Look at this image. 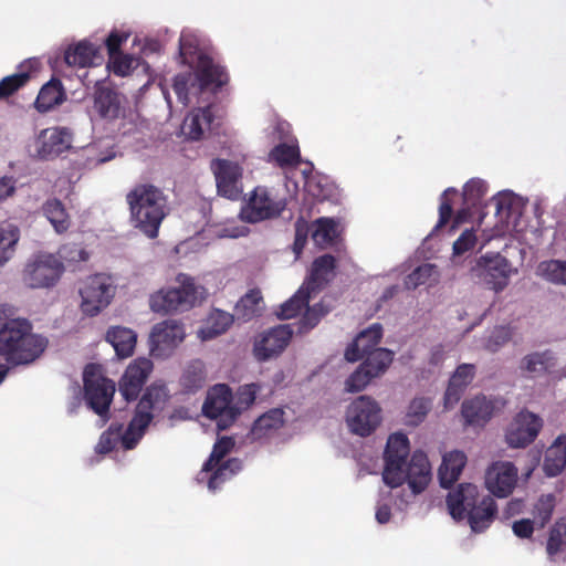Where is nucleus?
Wrapping results in <instances>:
<instances>
[{
    "mask_svg": "<svg viewBox=\"0 0 566 566\" xmlns=\"http://www.w3.org/2000/svg\"><path fill=\"white\" fill-rule=\"evenodd\" d=\"M410 454L409 439L401 432L388 437L384 451L382 481L395 489L405 482L408 490L396 497L395 505L399 511H406L417 495L424 491V451L416 450L408 461Z\"/></svg>",
    "mask_w": 566,
    "mask_h": 566,
    "instance_id": "1",
    "label": "nucleus"
},
{
    "mask_svg": "<svg viewBox=\"0 0 566 566\" xmlns=\"http://www.w3.org/2000/svg\"><path fill=\"white\" fill-rule=\"evenodd\" d=\"M169 398V390L165 384L148 386L136 405L134 416L127 428L124 429L123 423H111L108 429L101 434L95 447L96 452L101 454L108 453L117 442H120L125 450L134 449L144 437L156 413L165 410Z\"/></svg>",
    "mask_w": 566,
    "mask_h": 566,
    "instance_id": "2",
    "label": "nucleus"
},
{
    "mask_svg": "<svg viewBox=\"0 0 566 566\" xmlns=\"http://www.w3.org/2000/svg\"><path fill=\"white\" fill-rule=\"evenodd\" d=\"M32 329L29 319L17 317L14 306L0 304V356L13 365H28L38 359L48 339Z\"/></svg>",
    "mask_w": 566,
    "mask_h": 566,
    "instance_id": "3",
    "label": "nucleus"
},
{
    "mask_svg": "<svg viewBox=\"0 0 566 566\" xmlns=\"http://www.w3.org/2000/svg\"><path fill=\"white\" fill-rule=\"evenodd\" d=\"M130 223L149 239L158 237L159 228L168 214L165 193L154 185H136L127 195Z\"/></svg>",
    "mask_w": 566,
    "mask_h": 566,
    "instance_id": "4",
    "label": "nucleus"
},
{
    "mask_svg": "<svg viewBox=\"0 0 566 566\" xmlns=\"http://www.w3.org/2000/svg\"><path fill=\"white\" fill-rule=\"evenodd\" d=\"M178 55L182 64L195 69V78L200 90L210 86L219 90L228 83L229 77L224 69L201 51L200 39L195 31H181Z\"/></svg>",
    "mask_w": 566,
    "mask_h": 566,
    "instance_id": "5",
    "label": "nucleus"
},
{
    "mask_svg": "<svg viewBox=\"0 0 566 566\" xmlns=\"http://www.w3.org/2000/svg\"><path fill=\"white\" fill-rule=\"evenodd\" d=\"M84 400L90 410L99 417V427L109 420V407L116 391L115 382L106 378L99 367L87 364L83 371Z\"/></svg>",
    "mask_w": 566,
    "mask_h": 566,
    "instance_id": "6",
    "label": "nucleus"
},
{
    "mask_svg": "<svg viewBox=\"0 0 566 566\" xmlns=\"http://www.w3.org/2000/svg\"><path fill=\"white\" fill-rule=\"evenodd\" d=\"M179 286L163 289L150 296V308L155 313L168 314L177 311H187L198 301V287L195 280L188 274L177 276Z\"/></svg>",
    "mask_w": 566,
    "mask_h": 566,
    "instance_id": "7",
    "label": "nucleus"
},
{
    "mask_svg": "<svg viewBox=\"0 0 566 566\" xmlns=\"http://www.w3.org/2000/svg\"><path fill=\"white\" fill-rule=\"evenodd\" d=\"M345 420L352 433L368 437L380 426L382 410L375 399L361 395L348 405Z\"/></svg>",
    "mask_w": 566,
    "mask_h": 566,
    "instance_id": "8",
    "label": "nucleus"
},
{
    "mask_svg": "<svg viewBox=\"0 0 566 566\" xmlns=\"http://www.w3.org/2000/svg\"><path fill=\"white\" fill-rule=\"evenodd\" d=\"M92 102V119L112 124L125 117L127 102L125 95L105 81L95 83Z\"/></svg>",
    "mask_w": 566,
    "mask_h": 566,
    "instance_id": "9",
    "label": "nucleus"
},
{
    "mask_svg": "<svg viewBox=\"0 0 566 566\" xmlns=\"http://www.w3.org/2000/svg\"><path fill=\"white\" fill-rule=\"evenodd\" d=\"M286 198L274 196L266 187H256L240 211V218L248 223L279 218L286 209Z\"/></svg>",
    "mask_w": 566,
    "mask_h": 566,
    "instance_id": "10",
    "label": "nucleus"
},
{
    "mask_svg": "<svg viewBox=\"0 0 566 566\" xmlns=\"http://www.w3.org/2000/svg\"><path fill=\"white\" fill-rule=\"evenodd\" d=\"M186 338L185 325L177 319L156 323L149 334V352L156 359H167Z\"/></svg>",
    "mask_w": 566,
    "mask_h": 566,
    "instance_id": "11",
    "label": "nucleus"
},
{
    "mask_svg": "<svg viewBox=\"0 0 566 566\" xmlns=\"http://www.w3.org/2000/svg\"><path fill=\"white\" fill-rule=\"evenodd\" d=\"M233 392L229 385L217 384L209 389L202 406V415L216 421L218 430H227L238 418L233 409Z\"/></svg>",
    "mask_w": 566,
    "mask_h": 566,
    "instance_id": "12",
    "label": "nucleus"
},
{
    "mask_svg": "<svg viewBox=\"0 0 566 566\" xmlns=\"http://www.w3.org/2000/svg\"><path fill=\"white\" fill-rule=\"evenodd\" d=\"M115 286L111 276L98 273L88 276L80 289L81 310L87 316H96L114 297Z\"/></svg>",
    "mask_w": 566,
    "mask_h": 566,
    "instance_id": "13",
    "label": "nucleus"
},
{
    "mask_svg": "<svg viewBox=\"0 0 566 566\" xmlns=\"http://www.w3.org/2000/svg\"><path fill=\"white\" fill-rule=\"evenodd\" d=\"M64 272V265L54 254L35 255L23 271V281L31 289L54 286Z\"/></svg>",
    "mask_w": 566,
    "mask_h": 566,
    "instance_id": "14",
    "label": "nucleus"
},
{
    "mask_svg": "<svg viewBox=\"0 0 566 566\" xmlns=\"http://www.w3.org/2000/svg\"><path fill=\"white\" fill-rule=\"evenodd\" d=\"M216 179L217 193L226 199L237 201L242 197V167L234 161L216 158L210 163Z\"/></svg>",
    "mask_w": 566,
    "mask_h": 566,
    "instance_id": "15",
    "label": "nucleus"
},
{
    "mask_svg": "<svg viewBox=\"0 0 566 566\" xmlns=\"http://www.w3.org/2000/svg\"><path fill=\"white\" fill-rule=\"evenodd\" d=\"M473 271L480 281L496 293L509 285L513 272L510 261L500 253L482 255Z\"/></svg>",
    "mask_w": 566,
    "mask_h": 566,
    "instance_id": "16",
    "label": "nucleus"
},
{
    "mask_svg": "<svg viewBox=\"0 0 566 566\" xmlns=\"http://www.w3.org/2000/svg\"><path fill=\"white\" fill-rule=\"evenodd\" d=\"M294 328L291 324H281L269 328L254 343L253 353L259 361H268L277 357L287 347L293 336Z\"/></svg>",
    "mask_w": 566,
    "mask_h": 566,
    "instance_id": "17",
    "label": "nucleus"
},
{
    "mask_svg": "<svg viewBox=\"0 0 566 566\" xmlns=\"http://www.w3.org/2000/svg\"><path fill=\"white\" fill-rule=\"evenodd\" d=\"M542 427V418L528 410H522L509 426L505 440L510 447L525 448L536 439Z\"/></svg>",
    "mask_w": 566,
    "mask_h": 566,
    "instance_id": "18",
    "label": "nucleus"
},
{
    "mask_svg": "<svg viewBox=\"0 0 566 566\" xmlns=\"http://www.w3.org/2000/svg\"><path fill=\"white\" fill-rule=\"evenodd\" d=\"M153 363L148 358L133 360L118 382V390L126 401H134L138 398L149 374L153 370Z\"/></svg>",
    "mask_w": 566,
    "mask_h": 566,
    "instance_id": "19",
    "label": "nucleus"
},
{
    "mask_svg": "<svg viewBox=\"0 0 566 566\" xmlns=\"http://www.w3.org/2000/svg\"><path fill=\"white\" fill-rule=\"evenodd\" d=\"M517 483V469L509 461L492 463L485 472V486L496 497H507Z\"/></svg>",
    "mask_w": 566,
    "mask_h": 566,
    "instance_id": "20",
    "label": "nucleus"
},
{
    "mask_svg": "<svg viewBox=\"0 0 566 566\" xmlns=\"http://www.w3.org/2000/svg\"><path fill=\"white\" fill-rule=\"evenodd\" d=\"M72 144V133L66 127H54L44 130L39 137L38 157L49 160L59 157Z\"/></svg>",
    "mask_w": 566,
    "mask_h": 566,
    "instance_id": "21",
    "label": "nucleus"
},
{
    "mask_svg": "<svg viewBox=\"0 0 566 566\" xmlns=\"http://www.w3.org/2000/svg\"><path fill=\"white\" fill-rule=\"evenodd\" d=\"M481 496L479 488L472 483H460L447 496V507L453 520L460 522L468 516L469 509Z\"/></svg>",
    "mask_w": 566,
    "mask_h": 566,
    "instance_id": "22",
    "label": "nucleus"
},
{
    "mask_svg": "<svg viewBox=\"0 0 566 566\" xmlns=\"http://www.w3.org/2000/svg\"><path fill=\"white\" fill-rule=\"evenodd\" d=\"M499 400L478 395L465 399L461 406L464 423L468 426L483 427L492 418L497 408Z\"/></svg>",
    "mask_w": 566,
    "mask_h": 566,
    "instance_id": "23",
    "label": "nucleus"
},
{
    "mask_svg": "<svg viewBox=\"0 0 566 566\" xmlns=\"http://www.w3.org/2000/svg\"><path fill=\"white\" fill-rule=\"evenodd\" d=\"M382 337V326L374 323L369 327L361 331L353 342L346 347L345 358L347 361L355 363L363 358L374 349H378V345Z\"/></svg>",
    "mask_w": 566,
    "mask_h": 566,
    "instance_id": "24",
    "label": "nucleus"
},
{
    "mask_svg": "<svg viewBox=\"0 0 566 566\" xmlns=\"http://www.w3.org/2000/svg\"><path fill=\"white\" fill-rule=\"evenodd\" d=\"M556 366L557 358L552 349L528 353L518 363L521 374L527 378L552 374Z\"/></svg>",
    "mask_w": 566,
    "mask_h": 566,
    "instance_id": "25",
    "label": "nucleus"
},
{
    "mask_svg": "<svg viewBox=\"0 0 566 566\" xmlns=\"http://www.w3.org/2000/svg\"><path fill=\"white\" fill-rule=\"evenodd\" d=\"M475 371L476 369L473 364H461L457 367L449 379L444 392L443 402L446 409L453 408L460 401L465 389L474 379Z\"/></svg>",
    "mask_w": 566,
    "mask_h": 566,
    "instance_id": "26",
    "label": "nucleus"
},
{
    "mask_svg": "<svg viewBox=\"0 0 566 566\" xmlns=\"http://www.w3.org/2000/svg\"><path fill=\"white\" fill-rule=\"evenodd\" d=\"M497 515V505L491 495H481L479 500L469 509L467 520L474 533L484 532L491 526Z\"/></svg>",
    "mask_w": 566,
    "mask_h": 566,
    "instance_id": "27",
    "label": "nucleus"
},
{
    "mask_svg": "<svg viewBox=\"0 0 566 566\" xmlns=\"http://www.w3.org/2000/svg\"><path fill=\"white\" fill-rule=\"evenodd\" d=\"M335 269V256L332 254H323L313 261L310 275L302 285H306L310 293L319 291L334 279Z\"/></svg>",
    "mask_w": 566,
    "mask_h": 566,
    "instance_id": "28",
    "label": "nucleus"
},
{
    "mask_svg": "<svg viewBox=\"0 0 566 566\" xmlns=\"http://www.w3.org/2000/svg\"><path fill=\"white\" fill-rule=\"evenodd\" d=\"M467 460L465 453L460 450H453L443 455L438 470V478L442 488L448 489L458 481Z\"/></svg>",
    "mask_w": 566,
    "mask_h": 566,
    "instance_id": "29",
    "label": "nucleus"
},
{
    "mask_svg": "<svg viewBox=\"0 0 566 566\" xmlns=\"http://www.w3.org/2000/svg\"><path fill=\"white\" fill-rule=\"evenodd\" d=\"M211 106H205L192 109L185 118L182 132L188 139L199 140L205 129L210 128L213 122Z\"/></svg>",
    "mask_w": 566,
    "mask_h": 566,
    "instance_id": "30",
    "label": "nucleus"
},
{
    "mask_svg": "<svg viewBox=\"0 0 566 566\" xmlns=\"http://www.w3.org/2000/svg\"><path fill=\"white\" fill-rule=\"evenodd\" d=\"M106 340L113 346L118 358H127L134 354L137 334L128 327L113 326L106 333Z\"/></svg>",
    "mask_w": 566,
    "mask_h": 566,
    "instance_id": "31",
    "label": "nucleus"
},
{
    "mask_svg": "<svg viewBox=\"0 0 566 566\" xmlns=\"http://www.w3.org/2000/svg\"><path fill=\"white\" fill-rule=\"evenodd\" d=\"M283 408H272L254 420L250 430L253 440L269 437L284 424Z\"/></svg>",
    "mask_w": 566,
    "mask_h": 566,
    "instance_id": "32",
    "label": "nucleus"
},
{
    "mask_svg": "<svg viewBox=\"0 0 566 566\" xmlns=\"http://www.w3.org/2000/svg\"><path fill=\"white\" fill-rule=\"evenodd\" d=\"M65 99V92L59 78H51L45 83L34 102V107L40 113H46Z\"/></svg>",
    "mask_w": 566,
    "mask_h": 566,
    "instance_id": "33",
    "label": "nucleus"
},
{
    "mask_svg": "<svg viewBox=\"0 0 566 566\" xmlns=\"http://www.w3.org/2000/svg\"><path fill=\"white\" fill-rule=\"evenodd\" d=\"M566 465V434L559 436L546 450L543 470L547 476L558 475Z\"/></svg>",
    "mask_w": 566,
    "mask_h": 566,
    "instance_id": "34",
    "label": "nucleus"
},
{
    "mask_svg": "<svg viewBox=\"0 0 566 566\" xmlns=\"http://www.w3.org/2000/svg\"><path fill=\"white\" fill-rule=\"evenodd\" d=\"M97 48L91 42L83 40L75 45L69 46L64 53V61L70 66L87 67L94 64Z\"/></svg>",
    "mask_w": 566,
    "mask_h": 566,
    "instance_id": "35",
    "label": "nucleus"
},
{
    "mask_svg": "<svg viewBox=\"0 0 566 566\" xmlns=\"http://www.w3.org/2000/svg\"><path fill=\"white\" fill-rule=\"evenodd\" d=\"M42 212L52 224L56 233H64L71 226L69 213L62 201L57 198H50L42 205Z\"/></svg>",
    "mask_w": 566,
    "mask_h": 566,
    "instance_id": "36",
    "label": "nucleus"
},
{
    "mask_svg": "<svg viewBox=\"0 0 566 566\" xmlns=\"http://www.w3.org/2000/svg\"><path fill=\"white\" fill-rule=\"evenodd\" d=\"M233 323V315L222 311L213 310L207 321L205 327L200 329V336L202 339H212L223 334Z\"/></svg>",
    "mask_w": 566,
    "mask_h": 566,
    "instance_id": "37",
    "label": "nucleus"
},
{
    "mask_svg": "<svg viewBox=\"0 0 566 566\" xmlns=\"http://www.w3.org/2000/svg\"><path fill=\"white\" fill-rule=\"evenodd\" d=\"M310 297L311 293L307 291L306 285H301L290 298L280 305L279 311L275 312L276 316L281 319H290L297 316L307 306Z\"/></svg>",
    "mask_w": 566,
    "mask_h": 566,
    "instance_id": "38",
    "label": "nucleus"
},
{
    "mask_svg": "<svg viewBox=\"0 0 566 566\" xmlns=\"http://www.w3.org/2000/svg\"><path fill=\"white\" fill-rule=\"evenodd\" d=\"M394 352L388 348H378L363 356V365L369 369L371 376L379 377L382 375L394 360Z\"/></svg>",
    "mask_w": 566,
    "mask_h": 566,
    "instance_id": "39",
    "label": "nucleus"
},
{
    "mask_svg": "<svg viewBox=\"0 0 566 566\" xmlns=\"http://www.w3.org/2000/svg\"><path fill=\"white\" fill-rule=\"evenodd\" d=\"M205 380V364L200 359H195L186 366L180 378V384L187 392H195L203 387Z\"/></svg>",
    "mask_w": 566,
    "mask_h": 566,
    "instance_id": "40",
    "label": "nucleus"
},
{
    "mask_svg": "<svg viewBox=\"0 0 566 566\" xmlns=\"http://www.w3.org/2000/svg\"><path fill=\"white\" fill-rule=\"evenodd\" d=\"M242 470V461L238 458L228 459L219 465L210 475L208 481V489L216 492L220 489L221 484Z\"/></svg>",
    "mask_w": 566,
    "mask_h": 566,
    "instance_id": "41",
    "label": "nucleus"
},
{
    "mask_svg": "<svg viewBox=\"0 0 566 566\" xmlns=\"http://www.w3.org/2000/svg\"><path fill=\"white\" fill-rule=\"evenodd\" d=\"M338 223L332 218H319L314 223L313 241L321 248L332 245L337 238Z\"/></svg>",
    "mask_w": 566,
    "mask_h": 566,
    "instance_id": "42",
    "label": "nucleus"
},
{
    "mask_svg": "<svg viewBox=\"0 0 566 566\" xmlns=\"http://www.w3.org/2000/svg\"><path fill=\"white\" fill-rule=\"evenodd\" d=\"M306 311L302 318L295 324L296 333L306 334L313 329L321 319L329 312L322 302L314 304L313 306H306ZM294 326V324H292Z\"/></svg>",
    "mask_w": 566,
    "mask_h": 566,
    "instance_id": "43",
    "label": "nucleus"
},
{
    "mask_svg": "<svg viewBox=\"0 0 566 566\" xmlns=\"http://www.w3.org/2000/svg\"><path fill=\"white\" fill-rule=\"evenodd\" d=\"M260 390L261 385L256 382L245 384L237 389L235 395H233L232 406L238 411V417L254 403Z\"/></svg>",
    "mask_w": 566,
    "mask_h": 566,
    "instance_id": "44",
    "label": "nucleus"
},
{
    "mask_svg": "<svg viewBox=\"0 0 566 566\" xmlns=\"http://www.w3.org/2000/svg\"><path fill=\"white\" fill-rule=\"evenodd\" d=\"M488 191V185L482 179L473 178L469 180L462 192L463 205L468 208H478Z\"/></svg>",
    "mask_w": 566,
    "mask_h": 566,
    "instance_id": "45",
    "label": "nucleus"
},
{
    "mask_svg": "<svg viewBox=\"0 0 566 566\" xmlns=\"http://www.w3.org/2000/svg\"><path fill=\"white\" fill-rule=\"evenodd\" d=\"M262 301V295L259 290H251L247 292L237 303V314L243 321H250L259 311V304Z\"/></svg>",
    "mask_w": 566,
    "mask_h": 566,
    "instance_id": "46",
    "label": "nucleus"
},
{
    "mask_svg": "<svg viewBox=\"0 0 566 566\" xmlns=\"http://www.w3.org/2000/svg\"><path fill=\"white\" fill-rule=\"evenodd\" d=\"M515 328L511 325L495 326L485 339L484 347L491 353L499 352L503 346L512 340Z\"/></svg>",
    "mask_w": 566,
    "mask_h": 566,
    "instance_id": "47",
    "label": "nucleus"
},
{
    "mask_svg": "<svg viewBox=\"0 0 566 566\" xmlns=\"http://www.w3.org/2000/svg\"><path fill=\"white\" fill-rule=\"evenodd\" d=\"M19 229L13 224L0 228V265H3L14 252L19 240Z\"/></svg>",
    "mask_w": 566,
    "mask_h": 566,
    "instance_id": "48",
    "label": "nucleus"
},
{
    "mask_svg": "<svg viewBox=\"0 0 566 566\" xmlns=\"http://www.w3.org/2000/svg\"><path fill=\"white\" fill-rule=\"evenodd\" d=\"M270 156L281 167L298 164L301 161L300 148L297 143H281L271 150Z\"/></svg>",
    "mask_w": 566,
    "mask_h": 566,
    "instance_id": "49",
    "label": "nucleus"
},
{
    "mask_svg": "<svg viewBox=\"0 0 566 566\" xmlns=\"http://www.w3.org/2000/svg\"><path fill=\"white\" fill-rule=\"evenodd\" d=\"M233 447L234 441L231 437L219 438L212 447L210 457L203 463L201 473L212 471V469L219 464V462L232 450Z\"/></svg>",
    "mask_w": 566,
    "mask_h": 566,
    "instance_id": "50",
    "label": "nucleus"
},
{
    "mask_svg": "<svg viewBox=\"0 0 566 566\" xmlns=\"http://www.w3.org/2000/svg\"><path fill=\"white\" fill-rule=\"evenodd\" d=\"M458 195V190L454 188H448L443 191L440 198V206H439V220L436 224L434 229L431 231L429 235H427V239L436 233V231L446 226L453 213V207H452V198Z\"/></svg>",
    "mask_w": 566,
    "mask_h": 566,
    "instance_id": "51",
    "label": "nucleus"
},
{
    "mask_svg": "<svg viewBox=\"0 0 566 566\" xmlns=\"http://www.w3.org/2000/svg\"><path fill=\"white\" fill-rule=\"evenodd\" d=\"M539 270L548 281L566 284V261L549 260L539 264Z\"/></svg>",
    "mask_w": 566,
    "mask_h": 566,
    "instance_id": "52",
    "label": "nucleus"
},
{
    "mask_svg": "<svg viewBox=\"0 0 566 566\" xmlns=\"http://www.w3.org/2000/svg\"><path fill=\"white\" fill-rule=\"evenodd\" d=\"M376 378L371 376L369 369L360 364L355 371H353L345 381V390L347 392H359L364 390L367 385Z\"/></svg>",
    "mask_w": 566,
    "mask_h": 566,
    "instance_id": "53",
    "label": "nucleus"
},
{
    "mask_svg": "<svg viewBox=\"0 0 566 566\" xmlns=\"http://www.w3.org/2000/svg\"><path fill=\"white\" fill-rule=\"evenodd\" d=\"M192 77H195V74L192 75L190 72H187V73H179V74L175 75L172 78L174 92L177 95L178 101L184 106H188V104L190 103L189 84H190ZM193 81L196 83H198V81H196V78H193ZM197 85L199 86V84H197ZM198 91L201 92L202 90H200L198 87Z\"/></svg>",
    "mask_w": 566,
    "mask_h": 566,
    "instance_id": "54",
    "label": "nucleus"
},
{
    "mask_svg": "<svg viewBox=\"0 0 566 566\" xmlns=\"http://www.w3.org/2000/svg\"><path fill=\"white\" fill-rule=\"evenodd\" d=\"M566 536V517L558 520L549 532L546 551L549 556L556 555L563 546Z\"/></svg>",
    "mask_w": 566,
    "mask_h": 566,
    "instance_id": "55",
    "label": "nucleus"
},
{
    "mask_svg": "<svg viewBox=\"0 0 566 566\" xmlns=\"http://www.w3.org/2000/svg\"><path fill=\"white\" fill-rule=\"evenodd\" d=\"M29 80V74L27 72L15 73L9 76L3 77L0 81V99L9 97L19 88L25 85Z\"/></svg>",
    "mask_w": 566,
    "mask_h": 566,
    "instance_id": "56",
    "label": "nucleus"
},
{
    "mask_svg": "<svg viewBox=\"0 0 566 566\" xmlns=\"http://www.w3.org/2000/svg\"><path fill=\"white\" fill-rule=\"evenodd\" d=\"M308 235V224L303 217L297 218L295 221V238L292 244V251L295 254V260L300 259Z\"/></svg>",
    "mask_w": 566,
    "mask_h": 566,
    "instance_id": "57",
    "label": "nucleus"
},
{
    "mask_svg": "<svg viewBox=\"0 0 566 566\" xmlns=\"http://www.w3.org/2000/svg\"><path fill=\"white\" fill-rule=\"evenodd\" d=\"M476 235L473 230H464L453 243V255L460 256L474 249Z\"/></svg>",
    "mask_w": 566,
    "mask_h": 566,
    "instance_id": "58",
    "label": "nucleus"
},
{
    "mask_svg": "<svg viewBox=\"0 0 566 566\" xmlns=\"http://www.w3.org/2000/svg\"><path fill=\"white\" fill-rule=\"evenodd\" d=\"M405 421L409 426H418L419 423L424 421L423 397H417L410 402Z\"/></svg>",
    "mask_w": 566,
    "mask_h": 566,
    "instance_id": "59",
    "label": "nucleus"
},
{
    "mask_svg": "<svg viewBox=\"0 0 566 566\" xmlns=\"http://www.w3.org/2000/svg\"><path fill=\"white\" fill-rule=\"evenodd\" d=\"M82 156L84 157V161L81 163L83 168L92 169L99 164H104L113 158V155L99 157L96 155V148L94 146H86L83 149Z\"/></svg>",
    "mask_w": 566,
    "mask_h": 566,
    "instance_id": "60",
    "label": "nucleus"
},
{
    "mask_svg": "<svg viewBox=\"0 0 566 566\" xmlns=\"http://www.w3.org/2000/svg\"><path fill=\"white\" fill-rule=\"evenodd\" d=\"M127 39H128V34L118 33L117 31H112L105 40V45H106L109 56H114L115 54H118L122 43H124Z\"/></svg>",
    "mask_w": 566,
    "mask_h": 566,
    "instance_id": "61",
    "label": "nucleus"
},
{
    "mask_svg": "<svg viewBox=\"0 0 566 566\" xmlns=\"http://www.w3.org/2000/svg\"><path fill=\"white\" fill-rule=\"evenodd\" d=\"M113 60V72L116 75L125 76L127 75L132 70V59L128 55L122 56L118 54H115L114 56H111Z\"/></svg>",
    "mask_w": 566,
    "mask_h": 566,
    "instance_id": "62",
    "label": "nucleus"
},
{
    "mask_svg": "<svg viewBox=\"0 0 566 566\" xmlns=\"http://www.w3.org/2000/svg\"><path fill=\"white\" fill-rule=\"evenodd\" d=\"M513 533L520 538H530L534 533V523L530 518L515 521L512 526Z\"/></svg>",
    "mask_w": 566,
    "mask_h": 566,
    "instance_id": "63",
    "label": "nucleus"
},
{
    "mask_svg": "<svg viewBox=\"0 0 566 566\" xmlns=\"http://www.w3.org/2000/svg\"><path fill=\"white\" fill-rule=\"evenodd\" d=\"M423 269H424L423 264H418V265H416L413 271L406 276V279L403 281L406 289L413 290L424 282L423 281V277H424Z\"/></svg>",
    "mask_w": 566,
    "mask_h": 566,
    "instance_id": "64",
    "label": "nucleus"
}]
</instances>
